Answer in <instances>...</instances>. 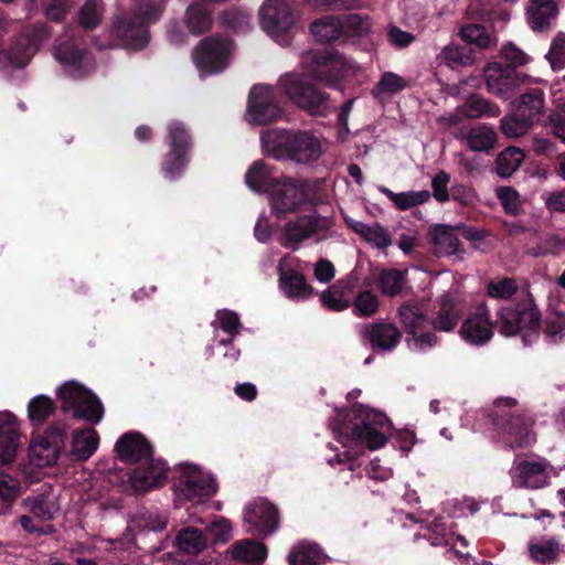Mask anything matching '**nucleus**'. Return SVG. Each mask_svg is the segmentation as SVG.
<instances>
[{"mask_svg": "<svg viewBox=\"0 0 565 565\" xmlns=\"http://www.w3.org/2000/svg\"><path fill=\"white\" fill-rule=\"evenodd\" d=\"M322 305L331 311H342L350 307V302L343 298L342 292L330 288L321 294Z\"/></svg>", "mask_w": 565, "mask_h": 565, "instance_id": "obj_58", "label": "nucleus"}, {"mask_svg": "<svg viewBox=\"0 0 565 565\" xmlns=\"http://www.w3.org/2000/svg\"><path fill=\"white\" fill-rule=\"evenodd\" d=\"M292 4L294 0H266L259 9L262 29L281 45L290 42V30L297 20Z\"/></svg>", "mask_w": 565, "mask_h": 565, "instance_id": "obj_10", "label": "nucleus"}, {"mask_svg": "<svg viewBox=\"0 0 565 565\" xmlns=\"http://www.w3.org/2000/svg\"><path fill=\"white\" fill-rule=\"evenodd\" d=\"M166 143L169 151L161 162V172L166 179L174 181L184 172L190 162L192 136L182 121L172 120L167 126Z\"/></svg>", "mask_w": 565, "mask_h": 565, "instance_id": "obj_7", "label": "nucleus"}, {"mask_svg": "<svg viewBox=\"0 0 565 565\" xmlns=\"http://www.w3.org/2000/svg\"><path fill=\"white\" fill-rule=\"evenodd\" d=\"M216 317L221 329L232 337L239 333L242 327L238 315L235 311L223 309L217 311Z\"/></svg>", "mask_w": 565, "mask_h": 565, "instance_id": "obj_57", "label": "nucleus"}, {"mask_svg": "<svg viewBox=\"0 0 565 565\" xmlns=\"http://www.w3.org/2000/svg\"><path fill=\"white\" fill-rule=\"evenodd\" d=\"M321 558L320 548L313 544L299 545L288 555L290 565H320Z\"/></svg>", "mask_w": 565, "mask_h": 565, "instance_id": "obj_49", "label": "nucleus"}, {"mask_svg": "<svg viewBox=\"0 0 565 565\" xmlns=\"http://www.w3.org/2000/svg\"><path fill=\"white\" fill-rule=\"evenodd\" d=\"M115 450L120 461L131 465L151 459L153 455L152 445L138 431L124 434L115 444Z\"/></svg>", "mask_w": 565, "mask_h": 565, "instance_id": "obj_25", "label": "nucleus"}, {"mask_svg": "<svg viewBox=\"0 0 565 565\" xmlns=\"http://www.w3.org/2000/svg\"><path fill=\"white\" fill-rule=\"evenodd\" d=\"M456 231L462 238L469 241L475 249L482 252L489 249L487 238L490 232L486 228L466 224L457 225L455 228L448 225H436L431 231V242L437 254L450 256L465 253Z\"/></svg>", "mask_w": 565, "mask_h": 565, "instance_id": "obj_8", "label": "nucleus"}, {"mask_svg": "<svg viewBox=\"0 0 565 565\" xmlns=\"http://www.w3.org/2000/svg\"><path fill=\"white\" fill-rule=\"evenodd\" d=\"M61 408L72 413L73 418L89 424H99L104 417V405L98 396L76 381H68L57 390Z\"/></svg>", "mask_w": 565, "mask_h": 565, "instance_id": "obj_5", "label": "nucleus"}, {"mask_svg": "<svg viewBox=\"0 0 565 565\" xmlns=\"http://www.w3.org/2000/svg\"><path fill=\"white\" fill-rule=\"evenodd\" d=\"M516 406L515 398L499 397L488 413L491 438L505 449H524L534 440L533 417Z\"/></svg>", "mask_w": 565, "mask_h": 565, "instance_id": "obj_3", "label": "nucleus"}, {"mask_svg": "<svg viewBox=\"0 0 565 565\" xmlns=\"http://www.w3.org/2000/svg\"><path fill=\"white\" fill-rule=\"evenodd\" d=\"M557 13L555 0H529L526 6L527 22L533 31L546 30Z\"/></svg>", "mask_w": 565, "mask_h": 565, "instance_id": "obj_31", "label": "nucleus"}, {"mask_svg": "<svg viewBox=\"0 0 565 565\" xmlns=\"http://www.w3.org/2000/svg\"><path fill=\"white\" fill-rule=\"evenodd\" d=\"M168 467L164 461L154 459L143 460L128 476L131 487L136 491H149L153 488L161 487L167 480Z\"/></svg>", "mask_w": 565, "mask_h": 565, "instance_id": "obj_24", "label": "nucleus"}, {"mask_svg": "<svg viewBox=\"0 0 565 565\" xmlns=\"http://www.w3.org/2000/svg\"><path fill=\"white\" fill-rule=\"evenodd\" d=\"M456 115L468 119L498 117L500 108L480 94H470L457 108Z\"/></svg>", "mask_w": 565, "mask_h": 565, "instance_id": "obj_33", "label": "nucleus"}, {"mask_svg": "<svg viewBox=\"0 0 565 565\" xmlns=\"http://www.w3.org/2000/svg\"><path fill=\"white\" fill-rule=\"evenodd\" d=\"M260 141L265 151L277 160L309 164L322 153L320 140L306 130L267 129L260 135Z\"/></svg>", "mask_w": 565, "mask_h": 565, "instance_id": "obj_4", "label": "nucleus"}, {"mask_svg": "<svg viewBox=\"0 0 565 565\" xmlns=\"http://www.w3.org/2000/svg\"><path fill=\"white\" fill-rule=\"evenodd\" d=\"M501 56L505 62L504 67L516 68L523 66L529 62V56L514 44L509 43L501 50Z\"/></svg>", "mask_w": 565, "mask_h": 565, "instance_id": "obj_56", "label": "nucleus"}, {"mask_svg": "<svg viewBox=\"0 0 565 565\" xmlns=\"http://www.w3.org/2000/svg\"><path fill=\"white\" fill-rule=\"evenodd\" d=\"M271 211L279 220L300 212L309 203L308 183L303 179L281 177L269 191Z\"/></svg>", "mask_w": 565, "mask_h": 565, "instance_id": "obj_9", "label": "nucleus"}, {"mask_svg": "<svg viewBox=\"0 0 565 565\" xmlns=\"http://www.w3.org/2000/svg\"><path fill=\"white\" fill-rule=\"evenodd\" d=\"M310 32L322 44L344 43L340 17L323 15L316 19L310 24Z\"/></svg>", "mask_w": 565, "mask_h": 565, "instance_id": "obj_32", "label": "nucleus"}, {"mask_svg": "<svg viewBox=\"0 0 565 565\" xmlns=\"http://www.w3.org/2000/svg\"><path fill=\"white\" fill-rule=\"evenodd\" d=\"M498 199L504 212L509 215L516 216L521 212L520 195L516 190L511 186H502L498 189Z\"/></svg>", "mask_w": 565, "mask_h": 565, "instance_id": "obj_53", "label": "nucleus"}, {"mask_svg": "<svg viewBox=\"0 0 565 565\" xmlns=\"http://www.w3.org/2000/svg\"><path fill=\"white\" fill-rule=\"evenodd\" d=\"M377 285L382 295L396 297L405 286V274L396 268L383 269L379 275Z\"/></svg>", "mask_w": 565, "mask_h": 565, "instance_id": "obj_43", "label": "nucleus"}, {"mask_svg": "<svg viewBox=\"0 0 565 565\" xmlns=\"http://www.w3.org/2000/svg\"><path fill=\"white\" fill-rule=\"evenodd\" d=\"M450 175L446 171H439L431 180L433 195L440 202H447L449 200L448 183Z\"/></svg>", "mask_w": 565, "mask_h": 565, "instance_id": "obj_60", "label": "nucleus"}, {"mask_svg": "<svg viewBox=\"0 0 565 565\" xmlns=\"http://www.w3.org/2000/svg\"><path fill=\"white\" fill-rule=\"evenodd\" d=\"M231 555L235 561L260 564L267 556V548L264 543L245 540L234 543Z\"/></svg>", "mask_w": 565, "mask_h": 565, "instance_id": "obj_40", "label": "nucleus"}, {"mask_svg": "<svg viewBox=\"0 0 565 565\" xmlns=\"http://www.w3.org/2000/svg\"><path fill=\"white\" fill-rule=\"evenodd\" d=\"M341 26L343 29V40L347 43L350 38H361L370 30V21L367 17L358 13H348L342 15Z\"/></svg>", "mask_w": 565, "mask_h": 565, "instance_id": "obj_48", "label": "nucleus"}, {"mask_svg": "<svg viewBox=\"0 0 565 565\" xmlns=\"http://www.w3.org/2000/svg\"><path fill=\"white\" fill-rule=\"evenodd\" d=\"M110 40L114 46L141 51L150 41L149 28L142 17L132 12L117 15L111 25Z\"/></svg>", "mask_w": 565, "mask_h": 565, "instance_id": "obj_14", "label": "nucleus"}, {"mask_svg": "<svg viewBox=\"0 0 565 565\" xmlns=\"http://www.w3.org/2000/svg\"><path fill=\"white\" fill-rule=\"evenodd\" d=\"M185 24L189 31L194 35L207 32L213 23L212 12L200 0H194L185 11Z\"/></svg>", "mask_w": 565, "mask_h": 565, "instance_id": "obj_35", "label": "nucleus"}, {"mask_svg": "<svg viewBox=\"0 0 565 565\" xmlns=\"http://www.w3.org/2000/svg\"><path fill=\"white\" fill-rule=\"evenodd\" d=\"M98 445L99 435L93 427L75 429L72 435L71 450L67 455L73 460L86 461L97 450Z\"/></svg>", "mask_w": 565, "mask_h": 565, "instance_id": "obj_30", "label": "nucleus"}, {"mask_svg": "<svg viewBox=\"0 0 565 565\" xmlns=\"http://www.w3.org/2000/svg\"><path fill=\"white\" fill-rule=\"evenodd\" d=\"M70 425L64 419L53 422L43 435L32 438L31 455L39 459L40 465L54 466L65 450Z\"/></svg>", "mask_w": 565, "mask_h": 565, "instance_id": "obj_15", "label": "nucleus"}, {"mask_svg": "<svg viewBox=\"0 0 565 565\" xmlns=\"http://www.w3.org/2000/svg\"><path fill=\"white\" fill-rule=\"evenodd\" d=\"M377 189L391 202H393L394 206L399 211H406L414 206L424 204L430 199V193L427 190L395 193L385 185H380Z\"/></svg>", "mask_w": 565, "mask_h": 565, "instance_id": "obj_37", "label": "nucleus"}, {"mask_svg": "<svg viewBox=\"0 0 565 565\" xmlns=\"http://www.w3.org/2000/svg\"><path fill=\"white\" fill-rule=\"evenodd\" d=\"M277 90L265 84L254 85L248 94L247 116L255 125H268L282 116Z\"/></svg>", "mask_w": 565, "mask_h": 565, "instance_id": "obj_16", "label": "nucleus"}, {"mask_svg": "<svg viewBox=\"0 0 565 565\" xmlns=\"http://www.w3.org/2000/svg\"><path fill=\"white\" fill-rule=\"evenodd\" d=\"M514 110H524V115L532 121H539L545 110L544 92L539 87L527 88L512 103Z\"/></svg>", "mask_w": 565, "mask_h": 565, "instance_id": "obj_34", "label": "nucleus"}, {"mask_svg": "<svg viewBox=\"0 0 565 565\" xmlns=\"http://www.w3.org/2000/svg\"><path fill=\"white\" fill-rule=\"evenodd\" d=\"M55 402L46 395H38L28 404V418L32 426H42L55 412Z\"/></svg>", "mask_w": 565, "mask_h": 565, "instance_id": "obj_41", "label": "nucleus"}, {"mask_svg": "<svg viewBox=\"0 0 565 565\" xmlns=\"http://www.w3.org/2000/svg\"><path fill=\"white\" fill-rule=\"evenodd\" d=\"M493 324L505 337L522 333L524 345H529L539 337L541 312L531 298L523 308L501 307Z\"/></svg>", "mask_w": 565, "mask_h": 565, "instance_id": "obj_6", "label": "nucleus"}, {"mask_svg": "<svg viewBox=\"0 0 565 565\" xmlns=\"http://www.w3.org/2000/svg\"><path fill=\"white\" fill-rule=\"evenodd\" d=\"M247 532L255 536L266 537L279 526V513L275 504L267 500H257L245 508Z\"/></svg>", "mask_w": 565, "mask_h": 565, "instance_id": "obj_19", "label": "nucleus"}, {"mask_svg": "<svg viewBox=\"0 0 565 565\" xmlns=\"http://www.w3.org/2000/svg\"><path fill=\"white\" fill-rule=\"evenodd\" d=\"M49 38L45 26L25 29L12 40L10 46L0 53L15 67H25L38 52L40 43Z\"/></svg>", "mask_w": 565, "mask_h": 565, "instance_id": "obj_18", "label": "nucleus"}, {"mask_svg": "<svg viewBox=\"0 0 565 565\" xmlns=\"http://www.w3.org/2000/svg\"><path fill=\"white\" fill-rule=\"evenodd\" d=\"M406 86L407 83L403 77L392 72H385L377 83L376 89L382 93L396 94Z\"/></svg>", "mask_w": 565, "mask_h": 565, "instance_id": "obj_54", "label": "nucleus"}, {"mask_svg": "<svg viewBox=\"0 0 565 565\" xmlns=\"http://www.w3.org/2000/svg\"><path fill=\"white\" fill-rule=\"evenodd\" d=\"M461 40L469 46L475 44L479 49H488L494 43V36L482 24H467L460 29Z\"/></svg>", "mask_w": 565, "mask_h": 565, "instance_id": "obj_44", "label": "nucleus"}, {"mask_svg": "<svg viewBox=\"0 0 565 565\" xmlns=\"http://www.w3.org/2000/svg\"><path fill=\"white\" fill-rule=\"evenodd\" d=\"M233 41L217 34L202 39L193 51V62L201 74L213 75L228 67Z\"/></svg>", "mask_w": 565, "mask_h": 565, "instance_id": "obj_12", "label": "nucleus"}, {"mask_svg": "<svg viewBox=\"0 0 565 565\" xmlns=\"http://www.w3.org/2000/svg\"><path fill=\"white\" fill-rule=\"evenodd\" d=\"M494 324L490 311L484 302L477 305L473 312L462 322L459 334L472 345H483L493 337Z\"/></svg>", "mask_w": 565, "mask_h": 565, "instance_id": "obj_21", "label": "nucleus"}, {"mask_svg": "<svg viewBox=\"0 0 565 565\" xmlns=\"http://www.w3.org/2000/svg\"><path fill=\"white\" fill-rule=\"evenodd\" d=\"M86 54V50L79 47L73 41H63L61 42L54 52V56L56 61L65 67H71L75 71L82 68V63L84 56Z\"/></svg>", "mask_w": 565, "mask_h": 565, "instance_id": "obj_42", "label": "nucleus"}, {"mask_svg": "<svg viewBox=\"0 0 565 565\" xmlns=\"http://www.w3.org/2000/svg\"><path fill=\"white\" fill-rule=\"evenodd\" d=\"M440 61L452 70H459L472 65L475 62V51L468 45H458L455 43L446 45L440 52Z\"/></svg>", "mask_w": 565, "mask_h": 565, "instance_id": "obj_39", "label": "nucleus"}, {"mask_svg": "<svg viewBox=\"0 0 565 565\" xmlns=\"http://www.w3.org/2000/svg\"><path fill=\"white\" fill-rule=\"evenodd\" d=\"M331 226L329 218L319 214H303L286 223L284 237L286 247H296L306 239L311 238L320 232H327Z\"/></svg>", "mask_w": 565, "mask_h": 565, "instance_id": "obj_20", "label": "nucleus"}, {"mask_svg": "<svg viewBox=\"0 0 565 565\" xmlns=\"http://www.w3.org/2000/svg\"><path fill=\"white\" fill-rule=\"evenodd\" d=\"M380 301L370 290L360 291L353 301V313L358 317H372L377 312Z\"/></svg>", "mask_w": 565, "mask_h": 565, "instance_id": "obj_52", "label": "nucleus"}, {"mask_svg": "<svg viewBox=\"0 0 565 565\" xmlns=\"http://www.w3.org/2000/svg\"><path fill=\"white\" fill-rule=\"evenodd\" d=\"M361 338L376 353L392 352L402 340V332L391 322L366 323L361 330Z\"/></svg>", "mask_w": 565, "mask_h": 565, "instance_id": "obj_23", "label": "nucleus"}, {"mask_svg": "<svg viewBox=\"0 0 565 565\" xmlns=\"http://www.w3.org/2000/svg\"><path fill=\"white\" fill-rule=\"evenodd\" d=\"M178 483L175 487L189 501L201 502L212 497L217 484L213 477L204 473L198 466L192 463H179Z\"/></svg>", "mask_w": 565, "mask_h": 565, "instance_id": "obj_17", "label": "nucleus"}, {"mask_svg": "<svg viewBox=\"0 0 565 565\" xmlns=\"http://www.w3.org/2000/svg\"><path fill=\"white\" fill-rule=\"evenodd\" d=\"M20 444V431L17 416L9 412H0V463H11L17 456Z\"/></svg>", "mask_w": 565, "mask_h": 565, "instance_id": "obj_26", "label": "nucleus"}, {"mask_svg": "<svg viewBox=\"0 0 565 565\" xmlns=\"http://www.w3.org/2000/svg\"><path fill=\"white\" fill-rule=\"evenodd\" d=\"M279 84L288 98L308 114L324 115L328 109L329 95L319 90L311 82L299 74H286Z\"/></svg>", "mask_w": 565, "mask_h": 565, "instance_id": "obj_11", "label": "nucleus"}, {"mask_svg": "<svg viewBox=\"0 0 565 565\" xmlns=\"http://www.w3.org/2000/svg\"><path fill=\"white\" fill-rule=\"evenodd\" d=\"M534 121L527 119L524 110H514L511 116L501 119V131L510 138H516L525 135Z\"/></svg>", "mask_w": 565, "mask_h": 565, "instance_id": "obj_45", "label": "nucleus"}, {"mask_svg": "<svg viewBox=\"0 0 565 565\" xmlns=\"http://www.w3.org/2000/svg\"><path fill=\"white\" fill-rule=\"evenodd\" d=\"M498 136L495 130L484 124H479L467 134V146L477 152H489L497 145Z\"/></svg>", "mask_w": 565, "mask_h": 565, "instance_id": "obj_38", "label": "nucleus"}, {"mask_svg": "<svg viewBox=\"0 0 565 565\" xmlns=\"http://www.w3.org/2000/svg\"><path fill=\"white\" fill-rule=\"evenodd\" d=\"M177 545L180 551L195 555L205 548L206 541L198 529L186 527L178 533Z\"/></svg>", "mask_w": 565, "mask_h": 565, "instance_id": "obj_47", "label": "nucleus"}, {"mask_svg": "<svg viewBox=\"0 0 565 565\" xmlns=\"http://www.w3.org/2000/svg\"><path fill=\"white\" fill-rule=\"evenodd\" d=\"M564 245L565 238L559 235H550L537 245L535 256L558 255Z\"/></svg>", "mask_w": 565, "mask_h": 565, "instance_id": "obj_61", "label": "nucleus"}, {"mask_svg": "<svg viewBox=\"0 0 565 565\" xmlns=\"http://www.w3.org/2000/svg\"><path fill=\"white\" fill-rule=\"evenodd\" d=\"M100 21L102 19L99 13L97 12L95 2L87 1L79 10V25L87 31H92L100 23Z\"/></svg>", "mask_w": 565, "mask_h": 565, "instance_id": "obj_55", "label": "nucleus"}, {"mask_svg": "<svg viewBox=\"0 0 565 565\" xmlns=\"http://www.w3.org/2000/svg\"><path fill=\"white\" fill-rule=\"evenodd\" d=\"M488 90L503 99L512 97L513 92L529 76L511 67H504L499 63L489 65L484 71Z\"/></svg>", "mask_w": 565, "mask_h": 565, "instance_id": "obj_22", "label": "nucleus"}, {"mask_svg": "<svg viewBox=\"0 0 565 565\" xmlns=\"http://www.w3.org/2000/svg\"><path fill=\"white\" fill-rule=\"evenodd\" d=\"M524 159V152L515 147H508L501 151L495 160L497 173L507 178L510 177L522 163Z\"/></svg>", "mask_w": 565, "mask_h": 565, "instance_id": "obj_46", "label": "nucleus"}, {"mask_svg": "<svg viewBox=\"0 0 565 565\" xmlns=\"http://www.w3.org/2000/svg\"><path fill=\"white\" fill-rule=\"evenodd\" d=\"M277 180L263 160L255 161L245 174V183L254 192L269 193Z\"/></svg>", "mask_w": 565, "mask_h": 565, "instance_id": "obj_36", "label": "nucleus"}, {"mask_svg": "<svg viewBox=\"0 0 565 565\" xmlns=\"http://www.w3.org/2000/svg\"><path fill=\"white\" fill-rule=\"evenodd\" d=\"M365 241L374 244L379 248H386L387 246H390L392 244L390 234L379 223H375L371 227L370 233H367Z\"/></svg>", "mask_w": 565, "mask_h": 565, "instance_id": "obj_64", "label": "nucleus"}, {"mask_svg": "<svg viewBox=\"0 0 565 565\" xmlns=\"http://www.w3.org/2000/svg\"><path fill=\"white\" fill-rule=\"evenodd\" d=\"M19 491V482L8 476H0V500L3 502H12L15 500Z\"/></svg>", "mask_w": 565, "mask_h": 565, "instance_id": "obj_62", "label": "nucleus"}, {"mask_svg": "<svg viewBox=\"0 0 565 565\" xmlns=\"http://www.w3.org/2000/svg\"><path fill=\"white\" fill-rule=\"evenodd\" d=\"M546 480L545 465L537 461H521L512 475V484L519 489H540Z\"/></svg>", "mask_w": 565, "mask_h": 565, "instance_id": "obj_27", "label": "nucleus"}, {"mask_svg": "<svg viewBox=\"0 0 565 565\" xmlns=\"http://www.w3.org/2000/svg\"><path fill=\"white\" fill-rule=\"evenodd\" d=\"M222 24L235 33H245L249 30V14L239 9H228L221 15Z\"/></svg>", "mask_w": 565, "mask_h": 565, "instance_id": "obj_51", "label": "nucleus"}, {"mask_svg": "<svg viewBox=\"0 0 565 565\" xmlns=\"http://www.w3.org/2000/svg\"><path fill=\"white\" fill-rule=\"evenodd\" d=\"M553 68L565 66V33L559 32L552 41L548 52Z\"/></svg>", "mask_w": 565, "mask_h": 565, "instance_id": "obj_59", "label": "nucleus"}, {"mask_svg": "<svg viewBox=\"0 0 565 565\" xmlns=\"http://www.w3.org/2000/svg\"><path fill=\"white\" fill-rule=\"evenodd\" d=\"M527 550L530 558L541 565H554L565 553L564 545L555 536L531 540Z\"/></svg>", "mask_w": 565, "mask_h": 565, "instance_id": "obj_29", "label": "nucleus"}, {"mask_svg": "<svg viewBox=\"0 0 565 565\" xmlns=\"http://www.w3.org/2000/svg\"><path fill=\"white\" fill-rule=\"evenodd\" d=\"M399 321L414 345L426 351L439 343L436 332H451L462 318V310L455 298L444 294L436 300L435 310L428 317L416 299L404 301L397 309Z\"/></svg>", "mask_w": 565, "mask_h": 565, "instance_id": "obj_1", "label": "nucleus"}, {"mask_svg": "<svg viewBox=\"0 0 565 565\" xmlns=\"http://www.w3.org/2000/svg\"><path fill=\"white\" fill-rule=\"evenodd\" d=\"M388 417L363 404H354L351 409L339 411L331 422L335 439L344 447L366 446L376 450L386 444L383 429L390 427Z\"/></svg>", "mask_w": 565, "mask_h": 565, "instance_id": "obj_2", "label": "nucleus"}, {"mask_svg": "<svg viewBox=\"0 0 565 565\" xmlns=\"http://www.w3.org/2000/svg\"><path fill=\"white\" fill-rule=\"evenodd\" d=\"M31 513L41 521L54 519L55 505L43 498L34 500L30 509Z\"/></svg>", "mask_w": 565, "mask_h": 565, "instance_id": "obj_63", "label": "nucleus"}, {"mask_svg": "<svg viewBox=\"0 0 565 565\" xmlns=\"http://www.w3.org/2000/svg\"><path fill=\"white\" fill-rule=\"evenodd\" d=\"M279 286L290 299H307L313 294V288L306 280L303 274L291 267L278 265Z\"/></svg>", "mask_w": 565, "mask_h": 565, "instance_id": "obj_28", "label": "nucleus"}, {"mask_svg": "<svg viewBox=\"0 0 565 565\" xmlns=\"http://www.w3.org/2000/svg\"><path fill=\"white\" fill-rule=\"evenodd\" d=\"M307 72L329 87H337L347 74V62L333 49L311 50L305 56Z\"/></svg>", "mask_w": 565, "mask_h": 565, "instance_id": "obj_13", "label": "nucleus"}, {"mask_svg": "<svg viewBox=\"0 0 565 565\" xmlns=\"http://www.w3.org/2000/svg\"><path fill=\"white\" fill-rule=\"evenodd\" d=\"M518 290L516 280L511 277H504L498 281L490 280L487 284V295L493 299L509 300Z\"/></svg>", "mask_w": 565, "mask_h": 565, "instance_id": "obj_50", "label": "nucleus"}]
</instances>
